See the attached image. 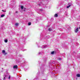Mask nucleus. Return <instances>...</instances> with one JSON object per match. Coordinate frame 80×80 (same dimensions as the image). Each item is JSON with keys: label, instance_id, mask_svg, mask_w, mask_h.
<instances>
[{"label": "nucleus", "instance_id": "nucleus-14", "mask_svg": "<svg viewBox=\"0 0 80 80\" xmlns=\"http://www.w3.org/2000/svg\"><path fill=\"white\" fill-rule=\"evenodd\" d=\"M70 6H71V5H69V6H67V8H69L70 7Z\"/></svg>", "mask_w": 80, "mask_h": 80}, {"label": "nucleus", "instance_id": "nucleus-13", "mask_svg": "<svg viewBox=\"0 0 80 80\" xmlns=\"http://www.w3.org/2000/svg\"><path fill=\"white\" fill-rule=\"evenodd\" d=\"M21 9H23V6H21Z\"/></svg>", "mask_w": 80, "mask_h": 80}, {"label": "nucleus", "instance_id": "nucleus-6", "mask_svg": "<svg viewBox=\"0 0 80 80\" xmlns=\"http://www.w3.org/2000/svg\"><path fill=\"white\" fill-rule=\"evenodd\" d=\"M4 42L6 43H7V42H8V40H7V39H6L5 40Z\"/></svg>", "mask_w": 80, "mask_h": 80}, {"label": "nucleus", "instance_id": "nucleus-4", "mask_svg": "<svg viewBox=\"0 0 80 80\" xmlns=\"http://www.w3.org/2000/svg\"><path fill=\"white\" fill-rule=\"evenodd\" d=\"M7 77L6 76H5V77L3 79V80H6V78H7Z\"/></svg>", "mask_w": 80, "mask_h": 80}, {"label": "nucleus", "instance_id": "nucleus-5", "mask_svg": "<svg viewBox=\"0 0 80 80\" xmlns=\"http://www.w3.org/2000/svg\"><path fill=\"white\" fill-rule=\"evenodd\" d=\"M55 17H58V14H56L55 15H54Z\"/></svg>", "mask_w": 80, "mask_h": 80}, {"label": "nucleus", "instance_id": "nucleus-7", "mask_svg": "<svg viewBox=\"0 0 80 80\" xmlns=\"http://www.w3.org/2000/svg\"><path fill=\"white\" fill-rule=\"evenodd\" d=\"M5 52V51L3 50L2 51V53L3 54Z\"/></svg>", "mask_w": 80, "mask_h": 80}, {"label": "nucleus", "instance_id": "nucleus-9", "mask_svg": "<svg viewBox=\"0 0 80 80\" xmlns=\"http://www.w3.org/2000/svg\"><path fill=\"white\" fill-rule=\"evenodd\" d=\"M4 16H5V15L2 14V15H1V17H4Z\"/></svg>", "mask_w": 80, "mask_h": 80}, {"label": "nucleus", "instance_id": "nucleus-19", "mask_svg": "<svg viewBox=\"0 0 80 80\" xmlns=\"http://www.w3.org/2000/svg\"><path fill=\"white\" fill-rule=\"evenodd\" d=\"M2 12H6V11H3V10H2Z\"/></svg>", "mask_w": 80, "mask_h": 80}, {"label": "nucleus", "instance_id": "nucleus-2", "mask_svg": "<svg viewBox=\"0 0 80 80\" xmlns=\"http://www.w3.org/2000/svg\"><path fill=\"white\" fill-rule=\"evenodd\" d=\"M78 28H77L75 30V33H77V32H78Z\"/></svg>", "mask_w": 80, "mask_h": 80}, {"label": "nucleus", "instance_id": "nucleus-8", "mask_svg": "<svg viewBox=\"0 0 80 80\" xmlns=\"http://www.w3.org/2000/svg\"><path fill=\"white\" fill-rule=\"evenodd\" d=\"M48 30L50 32V31H52V29H51V28H49L48 29Z\"/></svg>", "mask_w": 80, "mask_h": 80}, {"label": "nucleus", "instance_id": "nucleus-17", "mask_svg": "<svg viewBox=\"0 0 80 80\" xmlns=\"http://www.w3.org/2000/svg\"><path fill=\"white\" fill-rule=\"evenodd\" d=\"M4 53V55H7V53L5 52V53Z\"/></svg>", "mask_w": 80, "mask_h": 80}, {"label": "nucleus", "instance_id": "nucleus-16", "mask_svg": "<svg viewBox=\"0 0 80 80\" xmlns=\"http://www.w3.org/2000/svg\"><path fill=\"white\" fill-rule=\"evenodd\" d=\"M8 79H10V76H8Z\"/></svg>", "mask_w": 80, "mask_h": 80}, {"label": "nucleus", "instance_id": "nucleus-21", "mask_svg": "<svg viewBox=\"0 0 80 80\" xmlns=\"http://www.w3.org/2000/svg\"><path fill=\"white\" fill-rule=\"evenodd\" d=\"M39 5H40V4H39Z\"/></svg>", "mask_w": 80, "mask_h": 80}, {"label": "nucleus", "instance_id": "nucleus-20", "mask_svg": "<svg viewBox=\"0 0 80 80\" xmlns=\"http://www.w3.org/2000/svg\"><path fill=\"white\" fill-rule=\"evenodd\" d=\"M24 11H25V8H24Z\"/></svg>", "mask_w": 80, "mask_h": 80}, {"label": "nucleus", "instance_id": "nucleus-15", "mask_svg": "<svg viewBox=\"0 0 80 80\" xmlns=\"http://www.w3.org/2000/svg\"><path fill=\"white\" fill-rule=\"evenodd\" d=\"M58 60H62V59L61 58H59L58 59Z\"/></svg>", "mask_w": 80, "mask_h": 80}, {"label": "nucleus", "instance_id": "nucleus-12", "mask_svg": "<svg viewBox=\"0 0 80 80\" xmlns=\"http://www.w3.org/2000/svg\"><path fill=\"white\" fill-rule=\"evenodd\" d=\"M15 25H16V26H18V23H16L15 24Z\"/></svg>", "mask_w": 80, "mask_h": 80}, {"label": "nucleus", "instance_id": "nucleus-1", "mask_svg": "<svg viewBox=\"0 0 80 80\" xmlns=\"http://www.w3.org/2000/svg\"><path fill=\"white\" fill-rule=\"evenodd\" d=\"M18 66L16 65H14L13 66V68L15 69V68H17L18 67Z\"/></svg>", "mask_w": 80, "mask_h": 80}, {"label": "nucleus", "instance_id": "nucleus-18", "mask_svg": "<svg viewBox=\"0 0 80 80\" xmlns=\"http://www.w3.org/2000/svg\"><path fill=\"white\" fill-rule=\"evenodd\" d=\"M16 13H18V11H16Z\"/></svg>", "mask_w": 80, "mask_h": 80}, {"label": "nucleus", "instance_id": "nucleus-11", "mask_svg": "<svg viewBox=\"0 0 80 80\" xmlns=\"http://www.w3.org/2000/svg\"><path fill=\"white\" fill-rule=\"evenodd\" d=\"M28 25H31V22H29L28 23Z\"/></svg>", "mask_w": 80, "mask_h": 80}, {"label": "nucleus", "instance_id": "nucleus-3", "mask_svg": "<svg viewBox=\"0 0 80 80\" xmlns=\"http://www.w3.org/2000/svg\"><path fill=\"white\" fill-rule=\"evenodd\" d=\"M77 77H80V74H77Z\"/></svg>", "mask_w": 80, "mask_h": 80}, {"label": "nucleus", "instance_id": "nucleus-10", "mask_svg": "<svg viewBox=\"0 0 80 80\" xmlns=\"http://www.w3.org/2000/svg\"><path fill=\"white\" fill-rule=\"evenodd\" d=\"M54 53H55V52L54 51H53L51 52V54H54Z\"/></svg>", "mask_w": 80, "mask_h": 80}]
</instances>
